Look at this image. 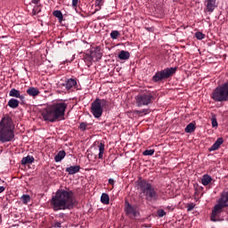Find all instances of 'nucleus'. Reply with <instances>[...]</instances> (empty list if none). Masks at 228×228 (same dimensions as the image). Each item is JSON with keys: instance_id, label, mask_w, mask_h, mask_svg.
<instances>
[{"instance_id": "37", "label": "nucleus", "mask_w": 228, "mask_h": 228, "mask_svg": "<svg viewBox=\"0 0 228 228\" xmlns=\"http://www.w3.org/2000/svg\"><path fill=\"white\" fill-rule=\"evenodd\" d=\"M104 0H95V6H102Z\"/></svg>"}, {"instance_id": "41", "label": "nucleus", "mask_w": 228, "mask_h": 228, "mask_svg": "<svg viewBox=\"0 0 228 228\" xmlns=\"http://www.w3.org/2000/svg\"><path fill=\"white\" fill-rule=\"evenodd\" d=\"M4 190H6V187L0 186V193H3V191H4Z\"/></svg>"}, {"instance_id": "11", "label": "nucleus", "mask_w": 228, "mask_h": 228, "mask_svg": "<svg viewBox=\"0 0 228 228\" xmlns=\"http://www.w3.org/2000/svg\"><path fill=\"white\" fill-rule=\"evenodd\" d=\"M62 86H64L68 92H74V90L77 88V80L76 78H68L62 84Z\"/></svg>"}, {"instance_id": "38", "label": "nucleus", "mask_w": 228, "mask_h": 228, "mask_svg": "<svg viewBox=\"0 0 228 228\" xmlns=\"http://www.w3.org/2000/svg\"><path fill=\"white\" fill-rule=\"evenodd\" d=\"M79 0H72V6L73 8H77V3Z\"/></svg>"}, {"instance_id": "26", "label": "nucleus", "mask_w": 228, "mask_h": 228, "mask_svg": "<svg viewBox=\"0 0 228 228\" xmlns=\"http://www.w3.org/2000/svg\"><path fill=\"white\" fill-rule=\"evenodd\" d=\"M101 202L102 204H110V196L106 193H102L101 196Z\"/></svg>"}, {"instance_id": "24", "label": "nucleus", "mask_w": 228, "mask_h": 228, "mask_svg": "<svg viewBox=\"0 0 228 228\" xmlns=\"http://www.w3.org/2000/svg\"><path fill=\"white\" fill-rule=\"evenodd\" d=\"M53 15L58 19L59 22H63V13H61V11H53Z\"/></svg>"}, {"instance_id": "17", "label": "nucleus", "mask_w": 228, "mask_h": 228, "mask_svg": "<svg viewBox=\"0 0 228 228\" xmlns=\"http://www.w3.org/2000/svg\"><path fill=\"white\" fill-rule=\"evenodd\" d=\"M27 94L29 97H37L40 94V90L37 87L30 86L27 89Z\"/></svg>"}, {"instance_id": "5", "label": "nucleus", "mask_w": 228, "mask_h": 228, "mask_svg": "<svg viewBox=\"0 0 228 228\" xmlns=\"http://www.w3.org/2000/svg\"><path fill=\"white\" fill-rule=\"evenodd\" d=\"M139 191L142 195L148 200V202H156L159 199V195H158V191L152 185V183L147 182V180H142L139 182Z\"/></svg>"}, {"instance_id": "25", "label": "nucleus", "mask_w": 228, "mask_h": 228, "mask_svg": "<svg viewBox=\"0 0 228 228\" xmlns=\"http://www.w3.org/2000/svg\"><path fill=\"white\" fill-rule=\"evenodd\" d=\"M196 129L195 124L190 123L186 126L184 131L185 133H194Z\"/></svg>"}, {"instance_id": "34", "label": "nucleus", "mask_w": 228, "mask_h": 228, "mask_svg": "<svg viewBox=\"0 0 228 228\" xmlns=\"http://www.w3.org/2000/svg\"><path fill=\"white\" fill-rule=\"evenodd\" d=\"M61 222L60 221H54L52 224V227L53 228H61Z\"/></svg>"}, {"instance_id": "28", "label": "nucleus", "mask_w": 228, "mask_h": 228, "mask_svg": "<svg viewBox=\"0 0 228 228\" xmlns=\"http://www.w3.org/2000/svg\"><path fill=\"white\" fill-rule=\"evenodd\" d=\"M21 200L23 204H28L31 200V196H29L28 194H23L21 196Z\"/></svg>"}, {"instance_id": "19", "label": "nucleus", "mask_w": 228, "mask_h": 228, "mask_svg": "<svg viewBox=\"0 0 228 228\" xmlns=\"http://www.w3.org/2000/svg\"><path fill=\"white\" fill-rule=\"evenodd\" d=\"M212 181H213V178L211 177V175H203L201 178V184H203V186H208V184H209Z\"/></svg>"}, {"instance_id": "20", "label": "nucleus", "mask_w": 228, "mask_h": 228, "mask_svg": "<svg viewBox=\"0 0 228 228\" xmlns=\"http://www.w3.org/2000/svg\"><path fill=\"white\" fill-rule=\"evenodd\" d=\"M65 156H67V153L65 152V151H60L57 155L54 157V161L55 163H60V161H61V159H63L65 158Z\"/></svg>"}, {"instance_id": "33", "label": "nucleus", "mask_w": 228, "mask_h": 228, "mask_svg": "<svg viewBox=\"0 0 228 228\" xmlns=\"http://www.w3.org/2000/svg\"><path fill=\"white\" fill-rule=\"evenodd\" d=\"M165 215H167V212H165L164 209L157 210V216H159V218H163V216H165Z\"/></svg>"}, {"instance_id": "23", "label": "nucleus", "mask_w": 228, "mask_h": 228, "mask_svg": "<svg viewBox=\"0 0 228 228\" xmlns=\"http://www.w3.org/2000/svg\"><path fill=\"white\" fill-rule=\"evenodd\" d=\"M104 148H105L104 143L100 142L99 145H98V149H99L98 159H104Z\"/></svg>"}, {"instance_id": "40", "label": "nucleus", "mask_w": 228, "mask_h": 228, "mask_svg": "<svg viewBox=\"0 0 228 228\" xmlns=\"http://www.w3.org/2000/svg\"><path fill=\"white\" fill-rule=\"evenodd\" d=\"M32 4H38L40 3V0H32Z\"/></svg>"}, {"instance_id": "18", "label": "nucleus", "mask_w": 228, "mask_h": 228, "mask_svg": "<svg viewBox=\"0 0 228 228\" xmlns=\"http://www.w3.org/2000/svg\"><path fill=\"white\" fill-rule=\"evenodd\" d=\"M19 104H20V102L15 98H12L9 100L7 106L9 108H12V110H16V108H19Z\"/></svg>"}, {"instance_id": "43", "label": "nucleus", "mask_w": 228, "mask_h": 228, "mask_svg": "<svg viewBox=\"0 0 228 228\" xmlns=\"http://www.w3.org/2000/svg\"><path fill=\"white\" fill-rule=\"evenodd\" d=\"M64 216H65V214H64V213H60V214H59V217H60V218H64Z\"/></svg>"}, {"instance_id": "27", "label": "nucleus", "mask_w": 228, "mask_h": 228, "mask_svg": "<svg viewBox=\"0 0 228 228\" xmlns=\"http://www.w3.org/2000/svg\"><path fill=\"white\" fill-rule=\"evenodd\" d=\"M118 37H120V32L118 30H112L110 32V38H112V40H117Z\"/></svg>"}, {"instance_id": "21", "label": "nucleus", "mask_w": 228, "mask_h": 228, "mask_svg": "<svg viewBox=\"0 0 228 228\" xmlns=\"http://www.w3.org/2000/svg\"><path fill=\"white\" fill-rule=\"evenodd\" d=\"M118 58L119 60H129V58H131V53H129V52H127V51L122 50V51L118 53Z\"/></svg>"}, {"instance_id": "35", "label": "nucleus", "mask_w": 228, "mask_h": 228, "mask_svg": "<svg viewBox=\"0 0 228 228\" xmlns=\"http://www.w3.org/2000/svg\"><path fill=\"white\" fill-rule=\"evenodd\" d=\"M194 208H195V203H189L187 205V211H193Z\"/></svg>"}, {"instance_id": "29", "label": "nucleus", "mask_w": 228, "mask_h": 228, "mask_svg": "<svg viewBox=\"0 0 228 228\" xmlns=\"http://www.w3.org/2000/svg\"><path fill=\"white\" fill-rule=\"evenodd\" d=\"M42 12V9L40 8V5H35L32 10V15H38Z\"/></svg>"}, {"instance_id": "4", "label": "nucleus", "mask_w": 228, "mask_h": 228, "mask_svg": "<svg viewBox=\"0 0 228 228\" xmlns=\"http://www.w3.org/2000/svg\"><path fill=\"white\" fill-rule=\"evenodd\" d=\"M224 208H228V191H224L221 193V197L217 201V204L212 208L210 216L211 222L222 221V213Z\"/></svg>"}, {"instance_id": "2", "label": "nucleus", "mask_w": 228, "mask_h": 228, "mask_svg": "<svg viewBox=\"0 0 228 228\" xmlns=\"http://www.w3.org/2000/svg\"><path fill=\"white\" fill-rule=\"evenodd\" d=\"M67 108L68 104L65 102H54L42 112V117L47 122H60L65 119Z\"/></svg>"}, {"instance_id": "10", "label": "nucleus", "mask_w": 228, "mask_h": 228, "mask_svg": "<svg viewBox=\"0 0 228 228\" xmlns=\"http://www.w3.org/2000/svg\"><path fill=\"white\" fill-rule=\"evenodd\" d=\"M152 99H154V96H152L151 93L141 94L135 97V102L138 108H142V106H149V104H151Z\"/></svg>"}, {"instance_id": "39", "label": "nucleus", "mask_w": 228, "mask_h": 228, "mask_svg": "<svg viewBox=\"0 0 228 228\" xmlns=\"http://www.w3.org/2000/svg\"><path fill=\"white\" fill-rule=\"evenodd\" d=\"M109 184H111V186H115V180H113L112 178H110Z\"/></svg>"}, {"instance_id": "12", "label": "nucleus", "mask_w": 228, "mask_h": 228, "mask_svg": "<svg viewBox=\"0 0 228 228\" xmlns=\"http://www.w3.org/2000/svg\"><path fill=\"white\" fill-rule=\"evenodd\" d=\"M205 12L208 13H213L216 8H218V0H206L205 3Z\"/></svg>"}, {"instance_id": "7", "label": "nucleus", "mask_w": 228, "mask_h": 228, "mask_svg": "<svg viewBox=\"0 0 228 228\" xmlns=\"http://www.w3.org/2000/svg\"><path fill=\"white\" fill-rule=\"evenodd\" d=\"M108 104H110V102L107 100L96 98L91 105V113H93L94 118H101L104 108H106Z\"/></svg>"}, {"instance_id": "32", "label": "nucleus", "mask_w": 228, "mask_h": 228, "mask_svg": "<svg viewBox=\"0 0 228 228\" xmlns=\"http://www.w3.org/2000/svg\"><path fill=\"white\" fill-rule=\"evenodd\" d=\"M155 151L154 150H145L142 152V156H153L154 155Z\"/></svg>"}, {"instance_id": "8", "label": "nucleus", "mask_w": 228, "mask_h": 228, "mask_svg": "<svg viewBox=\"0 0 228 228\" xmlns=\"http://www.w3.org/2000/svg\"><path fill=\"white\" fill-rule=\"evenodd\" d=\"M102 58V53H101L100 47L92 48L87 50L84 54V61L87 67H90L94 61H99Z\"/></svg>"}, {"instance_id": "45", "label": "nucleus", "mask_w": 228, "mask_h": 228, "mask_svg": "<svg viewBox=\"0 0 228 228\" xmlns=\"http://www.w3.org/2000/svg\"><path fill=\"white\" fill-rule=\"evenodd\" d=\"M175 2H177V0H173V3H175Z\"/></svg>"}, {"instance_id": "42", "label": "nucleus", "mask_w": 228, "mask_h": 228, "mask_svg": "<svg viewBox=\"0 0 228 228\" xmlns=\"http://www.w3.org/2000/svg\"><path fill=\"white\" fill-rule=\"evenodd\" d=\"M142 113H144V115H147V113H149V110L147 109H143L142 110Z\"/></svg>"}, {"instance_id": "14", "label": "nucleus", "mask_w": 228, "mask_h": 228, "mask_svg": "<svg viewBox=\"0 0 228 228\" xmlns=\"http://www.w3.org/2000/svg\"><path fill=\"white\" fill-rule=\"evenodd\" d=\"M222 143H224V138H217L214 144L208 149L209 152H213V151H218Z\"/></svg>"}, {"instance_id": "15", "label": "nucleus", "mask_w": 228, "mask_h": 228, "mask_svg": "<svg viewBox=\"0 0 228 228\" xmlns=\"http://www.w3.org/2000/svg\"><path fill=\"white\" fill-rule=\"evenodd\" d=\"M126 215H133V216H138V211L129 204V202L126 201Z\"/></svg>"}, {"instance_id": "1", "label": "nucleus", "mask_w": 228, "mask_h": 228, "mask_svg": "<svg viewBox=\"0 0 228 228\" xmlns=\"http://www.w3.org/2000/svg\"><path fill=\"white\" fill-rule=\"evenodd\" d=\"M50 204L53 211H65L74 209L76 206V197L71 190L59 189L55 195L52 197Z\"/></svg>"}, {"instance_id": "13", "label": "nucleus", "mask_w": 228, "mask_h": 228, "mask_svg": "<svg viewBox=\"0 0 228 228\" xmlns=\"http://www.w3.org/2000/svg\"><path fill=\"white\" fill-rule=\"evenodd\" d=\"M9 96L15 97L16 99H20V101H21V102H24V101H26V97L20 94V91H19L15 88H12L10 90Z\"/></svg>"}, {"instance_id": "44", "label": "nucleus", "mask_w": 228, "mask_h": 228, "mask_svg": "<svg viewBox=\"0 0 228 228\" xmlns=\"http://www.w3.org/2000/svg\"><path fill=\"white\" fill-rule=\"evenodd\" d=\"M135 113H137V115H142V113H143V111H142V110H136Z\"/></svg>"}, {"instance_id": "36", "label": "nucleus", "mask_w": 228, "mask_h": 228, "mask_svg": "<svg viewBox=\"0 0 228 228\" xmlns=\"http://www.w3.org/2000/svg\"><path fill=\"white\" fill-rule=\"evenodd\" d=\"M86 123H85V122H83V123H80V125H79V129L81 130V131H86Z\"/></svg>"}, {"instance_id": "22", "label": "nucleus", "mask_w": 228, "mask_h": 228, "mask_svg": "<svg viewBox=\"0 0 228 228\" xmlns=\"http://www.w3.org/2000/svg\"><path fill=\"white\" fill-rule=\"evenodd\" d=\"M35 161V158L33 156L28 155L21 159V165H31Z\"/></svg>"}, {"instance_id": "16", "label": "nucleus", "mask_w": 228, "mask_h": 228, "mask_svg": "<svg viewBox=\"0 0 228 228\" xmlns=\"http://www.w3.org/2000/svg\"><path fill=\"white\" fill-rule=\"evenodd\" d=\"M79 170H81V167L77 165L67 167L65 172H68L69 175H74V174H77Z\"/></svg>"}, {"instance_id": "3", "label": "nucleus", "mask_w": 228, "mask_h": 228, "mask_svg": "<svg viewBox=\"0 0 228 228\" xmlns=\"http://www.w3.org/2000/svg\"><path fill=\"white\" fill-rule=\"evenodd\" d=\"M15 141V125L10 115L6 114L0 120V142L8 143Z\"/></svg>"}, {"instance_id": "9", "label": "nucleus", "mask_w": 228, "mask_h": 228, "mask_svg": "<svg viewBox=\"0 0 228 228\" xmlns=\"http://www.w3.org/2000/svg\"><path fill=\"white\" fill-rule=\"evenodd\" d=\"M177 68H166L160 71H157L152 77V81L154 83H159V81H165V79H169L176 72Z\"/></svg>"}, {"instance_id": "31", "label": "nucleus", "mask_w": 228, "mask_h": 228, "mask_svg": "<svg viewBox=\"0 0 228 228\" xmlns=\"http://www.w3.org/2000/svg\"><path fill=\"white\" fill-rule=\"evenodd\" d=\"M212 127H218V121L216 120V116L213 115L211 118Z\"/></svg>"}, {"instance_id": "6", "label": "nucleus", "mask_w": 228, "mask_h": 228, "mask_svg": "<svg viewBox=\"0 0 228 228\" xmlns=\"http://www.w3.org/2000/svg\"><path fill=\"white\" fill-rule=\"evenodd\" d=\"M211 97L216 102H228V81L224 84L216 87L212 92Z\"/></svg>"}, {"instance_id": "30", "label": "nucleus", "mask_w": 228, "mask_h": 228, "mask_svg": "<svg viewBox=\"0 0 228 228\" xmlns=\"http://www.w3.org/2000/svg\"><path fill=\"white\" fill-rule=\"evenodd\" d=\"M195 37L197 40H204V38H206V35L200 31H198L195 33Z\"/></svg>"}]
</instances>
